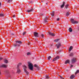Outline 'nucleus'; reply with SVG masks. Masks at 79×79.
<instances>
[{
    "label": "nucleus",
    "instance_id": "obj_29",
    "mask_svg": "<svg viewBox=\"0 0 79 79\" xmlns=\"http://www.w3.org/2000/svg\"><path fill=\"white\" fill-rule=\"evenodd\" d=\"M27 55H31V53L30 52H27Z\"/></svg>",
    "mask_w": 79,
    "mask_h": 79
},
{
    "label": "nucleus",
    "instance_id": "obj_36",
    "mask_svg": "<svg viewBox=\"0 0 79 79\" xmlns=\"http://www.w3.org/2000/svg\"><path fill=\"white\" fill-rule=\"evenodd\" d=\"M59 76L60 77V78H61V79H62L63 77H62V76H61V75H59Z\"/></svg>",
    "mask_w": 79,
    "mask_h": 79
},
{
    "label": "nucleus",
    "instance_id": "obj_4",
    "mask_svg": "<svg viewBox=\"0 0 79 79\" xmlns=\"http://www.w3.org/2000/svg\"><path fill=\"white\" fill-rule=\"evenodd\" d=\"M71 21L73 24H77V23H78V22L77 21H74L73 19H71Z\"/></svg>",
    "mask_w": 79,
    "mask_h": 79
},
{
    "label": "nucleus",
    "instance_id": "obj_13",
    "mask_svg": "<svg viewBox=\"0 0 79 79\" xmlns=\"http://www.w3.org/2000/svg\"><path fill=\"white\" fill-rule=\"evenodd\" d=\"M56 45H57V48H59L61 47V44H56Z\"/></svg>",
    "mask_w": 79,
    "mask_h": 79
},
{
    "label": "nucleus",
    "instance_id": "obj_40",
    "mask_svg": "<svg viewBox=\"0 0 79 79\" xmlns=\"http://www.w3.org/2000/svg\"><path fill=\"white\" fill-rule=\"evenodd\" d=\"M1 5H2V3L0 2V6H1Z\"/></svg>",
    "mask_w": 79,
    "mask_h": 79
},
{
    "label": "nucleus",
    "instance_id": "obj_34",
    "mask_svg": "<svg viewBox=\"0 0 79 79\" xmlns=\"http://www.w3.org/2000/svg\"><path fill=\"white\" fill-rule=\"evenodd\" d=\"M57 21H60V18H58L57 19Z\"/></svg>",
    "mask_w": 79,
    "mask_h": 79
},
{
    "label": "nucleus",
    "instance_id": "obj_32",
    "mask_svg": "<svg viewBox=\"0 0 79 79\" xmlns=\"http://www.w3.org/2000/svg\"><path fill=\"white\" fill-rule=\"evenodd\" d=\"M41 37L42 38H44V35L43 34H41Z\"/></svg>",
    "mask_w": 79,
    "mask_h": 79
},
{
    "label": "nucleus",
    "instance_id": "obj_37",
    "mask_svg": "<svg viewBox=\"0 0 79 79\" xmlns=\"http://www.w3.org/2000/svg\"><path fill=\"white\" fill-rule=\"evenodd\" d=\"M15 15H14L13 16V18H15Z\"/></svg>",
    "mask_w": 79,
    "mask_h": 79
},
{
    "label": "nucleus",
    "instance_id": "obj_19",
    "mask_svg": "<svg viewBox=\"0 0 79 79\" xmlns=\"http://www.w3.org/2000/svg\"><path fill=\"white\" fill-rule=\"evenodd\" d=\"M73 46H70L69 48V52H70V51H71V50L73 49Z\"/></svg>",
    "mask_w": 79,
    "mask_h": 79
},
{
    "label": "nucleus",
    "instance_id": "obj_33",
    "mask_svg": "<svg viewBox=\"0 0 79 79\" xmlns=\"http://www.w3.org/2000/svg\"><path fill=\"white\" fill-rule=\"evenodd\" d=\"M26 34V32H24L23 33V35H25Z\"/></svg>",
    "mask_w": 79,
    "mask_h": 79
},
{
    "label": "nucleus",
    "instance_id": "obj_21",
    "mask_svg": "<svg viewBox=\"0 0 79 79\" xmlns=\"http://www.w3.org/2000/svg\"><path fill=\"white\" fill-rule=\"evenodd\" d=\"M60 40V39H57L56 40H54V42H58Z\"/></svg>",
    "mask_w": 79,
    "mask_h": 79
},
{
    "label": "nucleus",
    "instance_id": "obj_44",
    "mask_svg": "<svg viewBox=\"0 0 79 79\" xmlns=\"http://www.w3.org/2000/svg\"><path fill=\"white\" fill-rule=\"evenodd\" d=\"M48 4V3H46V5H47Z\"/></svg>",
    "mask_w": 79,
    "mask_h": 79
},
{
    "label": "nucleus",
    "instance_id": "obj_5",
    "mask_svg": "<svg viewBox=\"0 0 79 79\" xmlns=\"http://www.w3.org/2000/svg\"><path fill=\"white\" fill-rule=\"evenodd\" d=\"M34 34L35 37H39V33L35 32H34Z\"/></svg>",
    "mask_w": 79,
    "mask_h": 79
},
{
    "label": "nucleus",
    "instance_id": "obj_45",
    "mask_svg": "<svg viewBox=\"0 0 79 79\" xmlns=\"http://www.w3.org/2000/svg\"><path fill=\"white\" fill-rule=\"evenodd\" d=\"M61 52V51L59 52Z\"/></svg>",
    "mask_w": 79,
    "mask_h": 79
},
{
    "label": "nucleus",
    "instance_id": "obj_12",
    "mask_svg": "<svg viewBox=\"0 0 79 79\" xmlns=\"http://www.w3.org/2000/svg\"><path fill=\"white\" fill-rule=\"evenodd\" d=\"M18 70H17V73H18V74H19L20 73H21V70H20V69H19V68H17Z\"/></svg>",
    "mask_w": 79,
    "mask_h": 79
},
{
    "label": "nucleus",
    "instance_id": "obj_8",
    "mask_svg": "<svg viewBox=\"0 0 79 79\" xmlns=\"http://www.w3.org/2000/svg\"><path fill=\"white\" fill-rule=\"evenodd\" d=\"M49 35H51L53 37L55 35V34L54 33L51 32H49Z\"/></svg>",
    "mask_w": 79,
    "mask_h": 79
},
{
    "label": "nucleus",
    "instance_id": "obj_6",
    "mask_svg": "<svg viewBox=\"0 0 79 79\" xmlns=\"http://www.w3.org/2000/svg\"><path fill=\"white\" fill-rule=\"evenodd\" d=\"M59 58H60V56H57L53 59V61H55L57 60H58V59H59Z\"/></svg>",
    "mask_w": 79,
    "mask_h": 79
},
{
    "label": "nucleus",
    "instance_id": "obj_27",
    "mask_svg": "<svg viewBox=\"0 0 79 79\" xmlns=\"http://www.w3.org/2000/svg\"><path fill=\"white\" fill-rule=\"evenodd\" d=\"M68 6H69V4H67L65 6V8H66V9H68Z\"/></svg>",
    "mask_w": 79,
    "mask_h": 79
},
{
    "label": "nucleus",
    "instance_id": "obj_43",
    "mask_svg": "<svg viewBox=\"0 0 79 79\" xmlns=\"http://www.w3.org/2000/svg\"><path fill=\"white\" fill-rule=\"evenodd\" d=\"M30 43H29L28 45H30Z\"/></svg>",
    "mask_w": 79,
    "mask_h": 79
},
{
    "label": "nucleus",
    "instance_id": "obj_35",
    "mask_svg": "<svg viewBox=\"0 0 79 79\" xmlns=\"http://www.w3.org/2000/svg\"><path fill=\"white\" fill-rule=\"evenodd\" d=\"M48 17H46L45 18V19H46V20H47V19H48Z\"/></svg>",
    "mask_w": 79,
    "mask_h": 79
},
{
    "label": "nucleus",
    "instance_id": "obj_14",
    "mask_svg": "<svg viewBox=\"0 0 79 79\" xmlns=\"http://www.w3.org/2000/svg\"><path fill=\"white\" fill-rule=\"evenodd\" d=\"M34 67H35L36 68H37L38 69H39V67L38 65L36 64L34 65Z\"/></svg>",
    "mask_w": 79,
    "mask_h": 79
},
{
    "label": "nucleus",
    "instance_id": "obj_7",
    "mask_svg": "<svg viewBox=\"0 0 79 79\" xmlns=\"http://www.w3.org/2000/svg\"><path fill=\"white\" fill-rule=\"evenodd\" d=\"M8 66L7 65H5V64H3L1 66H0V68H6Z\"/></svg>",
    "mask_w": 79,
    "mask_h": 79
},
{
    "label": "nucleus",
    "instance_id": "obj_30",
    "mask_svg": "<svg viewBox=\"0 0 79 79\" xmlns=\"http://www.w3.org/2000/svg\"><path fill=\"white\" fill-rule=\"evenodd\" d=\"M51 58V56H49L48 57V60H50Z\"/></svg>",
    "mask_w": 79,
    "mask_h": 79
},
{
    "label": "nucleus",
    "instance_id": "obj_22",
    "mask_svg": "<svg viewBox=\"0 0 79 79\" xmlns=\"http://www.w3.org/2000/svg\"><path fill=\"white\" fill-rule=\"evenodd\" d=\"M54 15H55V13L54 12V11H53L52 13V14L51 15L52 17L54 16Z\"/></svg>",
    "mask_w": 79,
    "mask_h": 79
},
{
    "label": "nucleus",
    "instance_id": "obj_2",
    "mask_svg": "<svg viewBox=\"0 0 79 79\" xmlns=\"http://www.w3.org/2000/svg\"><path fill=\"white\" fill-rule=\"evenodd\" d=\"M23 67L24 72L26 73L27 74H29V73L28 72H27V70H26V69H27V66L25 65H24L23 66Z\"/></svg>",
    "mask_w": 79,
    "mask_h": 79
},
{
    "label": "nucleus",
    "instance_id": "obj_18",
    "mask_svg": "<svg viewBox=\"0 0 79 79\" xmlns=\"http://www.w3.org/2000/svg\"><path fill=\"white\" fill-rule=\"evenodd\" d=\"M22 64V63H20L17 65V68H19V66H21Z\"/></svg>",
    "mask_w": 79,
    "mask_h": 79
},
{
    "label": "nucleus",
    "instance_id": "obj_11",
    "mask_svg": "<svg viewBox=\"0 0 79 79\" xmlns=\"http://www.w3.org/2000/svg\"><path fill=\"white\" fill-rule=\"evenodd\" d=\"M75 77V75H72L70 77V79H73Z\"/></svg>",
    "mask_w": 79,
    "mask_h": 79
},
{
    "label": "nucleus",
    "instance_id": "obj_24",
    "mask_svg": "<svg viewBox=\"0 0 79 79\" xmlns=\"http://www.w3.org/2000/svg\"><path fill=\"white\" fill-rule=\"evenodd\" d=\"M69 15H70V14H69V13L68 12H67L66 14V16H69Z\"/></svg>",
    "mask_w": 79,
    "mask_h": 79
},
{
    "label": "nucleus",
    "instance_id": "obj_23",
    "mask_svg": "<svg viewBox=\"0 0 79 79\" xmlns=\"http://www.w3.org/2000/svg\"><path fill=\"white\" fill-rule=\"evenodd\" d=\"M74 54L73 53H71L69 55V56H73V55Z\"/></svg>",
    "mask_w": 79,
    "mask_h": 79
},
{
    "label": "nucleus",
    "instance_id": "obj_31",
    "mask_svg": "<svg viewBox=\"0 0 79 79\" xmlns=\"http://www.w3.org/2000/svg\"><path fill=\"white\" fill-rule=\"evenodd\" d=\"M44 21L45 23H48V21H47V20L45 19H44Z\"/></svg>",
    "mask_w": 79,
    "mask_h": 79
},
{
    "label": "nucleus",
    "instance_id": "obj_20",
    "mask_svg": "<svg viewBox=\"0 0 79 79\" xmlns=\"http://www.w3.org/2000/svg\"><path fill=\"white\" fill-rule=\"evenodd\" d=\"M69 62H70L69 60H68L65 61V64H67V63H69Z\"/></svg>",
    "mask_w": 79,
    "mask_h": 79
},
{
    "label": "nucleus",
    "instance_id": "obj_10",
    "mask_svg": "<svg viewBox=\"0 0 79 79\" xmlns=\"http://www.w3.org/2000/svg\"><path fill=\"white\" fill-rule=\"evenodd\" d=\"M13 45L14 47H17V46L18 47H19L20 46V45L19 44H18L16 43V44H13Z\"/></svg>",
    "mask_w": 79,
    "mask_h": 79
},
{
    "label": "nucleus",
    "instance_id": "obj_16",
    "mask_svg": "<svg viewBox=\"0 0 79 79\" xmlns=\"http://www.w3.org/2000/svg\"><path fill=\"white\" fill-rule=\"evenodd\" d=\"M33 9H31L30 10H27V12H28V13H29V12H32V11H33Z\"/></svg>",
    "mask_w": 79,
    "mask_h": 79
},
{
    "label": "nucleus",
    "instance_id": "obj_25",
    "mask_svg": "<svg viewBox=\"0 0 79 79\" xmlns=\"http://www.w3.org/2000/svg\"><path fill=\"white\" fill-rule=\"evenodd\" d=\"M4 63H8V61L6 60H4Z\"/></svg>",
    "mask_w": 79,
    "mask_h": 79
},
{
    "label": "nucleus",
    "instance_id": "obj_42",
    "mask_svg": "<svg viewBox=\"0 0 79 79\" xmlns=\"http://www.w3.org/2000/svg\"><path fill=\"white\" fill-rule=\"evenodd\" d=\"M2 60V58H0V60Z\"/></svg>",
    "mask_w": 79,
    "mask_h": 79
},
{
    "label": "nucleus",
    "instance_id": "obj_38",
    "mask_svg": "<svg viewBox=\"0 0 79 79\" xmlns=\"http://www.w3.org/2000/svg\"><path fill=\"white\" fill-rule=\"evenodd\" d=\"M11 35H14V33H11Z\"/></svg>",
    "mask_w": 79,
    "mask_h": 79
},
{
    "label": "nucleus",
    "instance_id": "obj_3",
    "mask_svg": "<svg viewBox=\"0 0 79 79\" xmlns=\"http://www.w3.org/2000/svg\"><path fill=\"white\" fill-rule=\"evenodd\" d=\"M76 62V58H73L71 60V62L72 63V64H74V63H75Z\"/></svg>",
    "mask_w": 79,
    "mask_h": 79
},
{
    "label": "nucleus",
    "instance_id": "obj_28",
    "mask_svg": "<svg viewBox=\"0 0 79 79\" xmlns=\"http://www.w3.org/2000/svg\"><path fill=\"white\" fill-rule=\"evenodd\" d=\"M46 77L47 79H49V78H50V77H49V76L47 75H46Z\"/></svg>",
    "mask_w": 79,
    "mask_h": 79
},
{
    "label": "nucleus",
    "instance_id": "obj_41",
    "mask_svg": "<svg viewBox=\"0 0 79 79\" xmlns=\"http://www.w3.org/2000/svg\"><path fill=\"white\" fill-rule=\"evenodd\" d=\"M73 65H71V68H73Z\"/></svg>",
    "mask_w": 79,
    "mask_h": 79
},
{
    "label": "nucleus",
    "instance_id": "obj_46",
    "mask_svg": "<svg viewBox=\"0 0 79 79\" xmlns=\"http://www.w3.org/2000/svg\"><path fill=\"white\" fill-rule=\"evenodd\" d=\"M41 15H43V14H42Z\"/></svg>",
    "mask_w": 79,
    "mask_h": 79
},
{
    "label": "nucleus",
    "instance_id": "obj_1",
    "mask_svg": "<svg viewBox=\"0 0 79 79\" xmlns=\"http://www.w3.org/2000/svg\"><path fill=\"white\" fill-rule=\"evenodd\" d=\"M28 67L31 70H33V65H32V64L30 62H28Z\"/></svg>",
    "mask_w": 79,
    "mask_h": 79
},
{
    "label": "nucleus",
    "instance_id": "obj_9",
    "mask_svg": "<svg viewBox=\"0 0 79 79\" xmlns=\"http://www.w3.org/2000/svg\"><path fill=\"white\" fill-rule=\"evenodd\" d=\"M65 4V2H63L62 5L60 6V7H61V8H63V7H64V5Z\"/></svg>",
    "mask_w": 79,
    "mask_h": 79
},
{
    "label": "nucleus",
    "instance_id": "obj_39",
    "mask_svg": "<svg viewBox=\"0 0 79 79\" xmlns=\"http://www.w3.org/2000/svg\"><path fill=\"white\" fill-rule=\"evenodd\" d=\"M10 1H11V0H9L8 1V2L9 3H10Z\"/></svg>",
    "mask_w": 79,
    "mask_h": 79
},
{
    "label": "nucleus",
    "instance_id": "obj_17",
    "mask_svg": "<svg viewBox=\"0 0 79 79\" xmlns=\"http://www.w3.org/2000/svg\"><path fill=\"white\" fill-rule=\"evenodd\" d=\"M69 31L70 32H73V30L72 29V28L71 27H70L69 29Z\"/></svg>",
    "mask_w": 79,
    "mask_h": 79
},
{
    "label": "nucleus",
    "instance_id": "obj_15",
    "mask_svg": "<svg viewBox=\"0 0 79 79\" xmlns=\"http://www.w3.org/2000/svg\"><path fill=\"white\" fill-rule=\"evenodd\" d=\"M15 42H16V43H18V44H22V42L21 41H16Z\"/></svg>",
    "mask_w": 79,
    "mask_h": 79
},
{
    "label": "nucleus",
    "instance_id": "obj_26",
    "mask_svg": "<svg viewBox=\"0 0 79 79\" xmlns=\"http://www.w3.org/2000/svg\"><path fill=\"white\" fill-rule=\"evenodd\" d=\"M4 16V15L3 14H0V17Z\"/></svg>",
    "mask_w": 79,
    "mask_h": 79
}]
</instances>
